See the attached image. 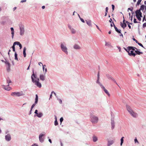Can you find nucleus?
<instances>
[{
    "instance_id": "nucleus-35",
    "label": "nucleus",
    "mask_w": 146,
    "mask_h": 146,
    "mask_svg": "<svg viewBox=\"0 0 146 146\" xmlns=\"http://www.w3.org/2000/svg\"><path fill=\"white\" fill-rule=\"evenodd\" d=\"M10 66H7V70L8 72H9L10 71Z\"/></svg>"
},
{
    "instance_id": "nucleus-42",
    "label": "nucleus",
    "mask_w": 146,
    "mask_h": 146,
    "mask_svg": "<svg viewBox=\"0 0 146 146\" xmlns=\"http://www.w3.org/2000/svg\"><path fill=\"white\" fill-rule=\"evenodd\" d=\"M54 93V94L56 96V94L53 91L51 93V95H50V98H52V94L53 93Z\"/></svg>"
},
{
    "instance_id": "nucleus-61",
    "label": "nucleus",
    "mask_w": 146,
    "mask_h": 146,
    "mask_svg": "<svg viewBox=\"0 0 146 146\" xmlns=\"http://www.w3.org/2000/svg\"><path fill=\"white\" fill-rule=\"evenodd\" d=\"M112 19L111 18L110 19V20H109V22L110 23H111L112 22Z\"/></svg>"
},
{
    "instance_id": "nucleus-25",
    "label": "nucleus",
    "mask_w": 146,
    "mask_h": 146,
    "mask_svg": "<svg viewBox=\"0 0 146 146\" xmlns=\"http://www.w3.org/2000/svg\"><path fill=\"white\" fill-rule=\"evenodd\" d=\"M98 140L97 138L96 137L94 136L93 137V141L94 142Z\"/></svg>"
},
{
    "instance_id": "nucleus-48",
    "label": "nucleus",
    "mask_w": 146,
    "mask_h": 146,
    "mask_svg": "<svg viewBox=\"0 0 146 146\" xmlns=\"http://www.w3.org/2000/svg\"><path fill=\"white\" fill-rule=\"evenodd\" d=\"M108 7H106V12L108 13Z\"/></svg>"
},
{
    "instance_id": "nucleus-22",
    "label": "nucleus",
    "mask_w": 146,
    "mask_h": 146,
    "mask_svg": "<svg viewBox=\"0 0 146 146\" xmlns=\"http://www.w3.org/2000/svg\"><path fill=\"white\" fill-rule=\"evenodd\" d=\"M114 143L113 140L110 141L108 142V145L110 146L111 145Z\"/></svg>"
},
{
    "instance_id": "nucleus-5",
    "label": "nucleus",
    "mask_w": 146,
    "mask_h": 146,
    "mask_svg": "<svg viewBox=\"0 0 146 146\" xmlns=\"http://www.w3.org/2000/svg\"><path fill=\"white\" fill-rule=\"evenodd\" d=\"M11 95L12 96H19L22 95V93L19 92H13L11 93Z\"/></svg>"
},
{
    "instance_id": "nucleus-19",
    "label": "nucleus",
    "mask_w": 146,
    "mask_h": 146,
    "mask_svg": "<svg viewBox=\"0 0 146 146\" xmlns=\"http://www.w3.org/2000/svg\"><path fill=\"white\" fill-rule=\"evenodd\" d=\"M74 48L76 49H80V47L77 44H75L74 46Z\"/></svg>"
},
{
    "instance_id": "nucleus-53",
    "label": "nucleus",
    "mask_w": 146,
    "mask_h": 146,
    "mask_svg": "<svg viewBox=\"0 0 146 146\" xmlns=\"http://www.w3.org/2000/svg\"><path fill=\"white\" fill-rule=\"evenodd\" d=\"M99 78H100V77H99V72H98V80H99Z\"/></svg>"
},
{
    "instance_id": "nucleus-57",
    "label": "nucleus",
    "mask_w": 146,
    "mask_h": 146,
    "mask_svg": "<svg viewBox=\"0 0 146 146\" xmlns=\"http://www.w3.org/2000/svg\"><path fill=\"white\" fill-rule=\"evenodd\" d=\"M145 15H144L143 17V22L144 21V20H145Z\"/></svg>"
},
{
    "instance_id": "nucleus-41",
    "label": "nucleus",
    "mask_w": 146,
    "mask_h": 146,
    "mask_svg": "<svg viewBox=\"0 0 146 146\" xmlns=\"http://www.w3.org/2000/svg\"><path fill=\"white\" fill-rule=\"evenodd\" d=\"M112 129H113L114 127V125L113 122H111Z\"/></svg>"
},
{
    "instance_id": "nucleus-3",
    "label": "nucleus",
    "mask_w": 146,
    "mask_h": 146,
    "mask_svg": "<svg viewBox=\"0 0 146 146\" xmlns=\"http://www.w3.org/2000/svg\"><path fill=\"white\" fill-rule=\"evenodd\" d=\"M98 120V117L94 115H92L91 116V121L93 123H97Z\"/></svg>"
},
{
    "instance_id": "nucleus-36",
    "label": "nucleus",
    "mask_w": 146,
    "mask_h": 146,
    "mask_svg": "<svg viewBox=\"0 0 146 146\" xmlns=\"http://www.w3.org/2000/svg\"><path fill=\"white\" fill-rule=\"evenodd\" d=\"M12 48H13V51L15 52H16L15 48V45L13 44V46H12Z\"/></svg>"
},
{
    "instance_id": "nucleus-39",
    "label": "nucleus",
    "mask_w": 146,
    "mask_h": 146,
    "mask_svg": "<svg viewBox=\"0 0 146 146\" xmlns=\"http://www.w3.org/2000/svg\"><path fill=\"white\" fill-rule=\"evenodd\" d=\"M142 0H138L137 3V5H139L140 4Z\"/></svg>"
},
{
    "instance_id": "nucleus-40",
    "label": "nucleus",
    "mask_w": 146,
    "mask_h": 146,
    "mask_svg": "<svg viewBox=\"0 0 146 146\" xmlns=\"http://www.w3.org/2000/svg\"><path fill=\"white\" fill-rule=\"evenodd\" d=\"M137 18L138 19L139 21H141V17H140V16H136Z\"/></svg>"
},
{
    "instance_id": "nucleus-14",
    "label": "nucleus",
    "mask_w": 146,
    "mask_h": 146,
    "mask_svg": "<svg viewBox=\"0 0 146 146\" xmlns=\"http://www.w3.org/2000/svg\"><path fill=\"white\" fill-rule=\"evenodd\" d=\"M120 25L121 27L124 29L127 26L126 24V23H122L121 22L120 23Z\"/></svg>"
},
{
    "instance_id": "nucleus-45",
    "label": "nucleus",
    "mask_w": 146,
    "mask_h": 146,
    "mask_svg": "<svg viewBox=\"0 0 146 146\" xmlns=\"http://www.w3.org/2000/svg\"><path fill=\"white\" fill-rule=\"evenodd\" d=\"M133 22L134 23H137V22L136 21V19L134 18V20H133Z\"/></svg>"
},
{
    "instance_id": "nucleus-9",
    "label": "nucleus",
    "mask_w": 146,
    "mask_h": 146,
    "mask_svg": "<svg viewBox=\"0 0 146 146\" xmlns=\"http://www.w3.org/2000/svg\"><path fill=\"white\" fill-rule=\"evenodd\" d=\"M43 134L41 133L40 134L39 136V138L40 141L41 142H42L44 141V139L42 138V137L44 135Z\"/></svg>"
},
{
    "instance_id": "nucleus-55",
    "label": "nucleus",
    "mask_w": 146,
    "mask_h": 146,
    "mask_svg": "<svg viewBox=\"0 0 146 146\" xmlns=\"http://www.w3.org/2000/svg\"><path fill=\"white\" fill-rule=\"evenodd\" d=\"M133 40L134 41H135V42H136V43H138V41H137L136 40L135 38H134L133 39Z\"/></svg>"
},
{
    "instance_id": "nucleus-30",
    "label": "nucleus",
    "mask_w": 146,
    "mask_h": 146,
    "mask_svg": "<svg viewBox=\"0 0 146 146\" xmlns=\"http://www.w3.org/2000/svg\"><path fill=\"white\" fill-rule=\"evenodd\" d=\"M124 138V137H122L121 139V143H120L121 145H122L123 143V138Z\"/></svg>"
},
{
    "instance_id": "nucleus-7",
    "label": "nucleus",
    "mask_w": 146,
    "mask_h": 146,
    "mask_svg": "<svg viewBox=\"0 0 146 146\" xmlns=\"http://www.w3.org/2000/svg\"><path fill=\"white\" fill-rule=\"evenodd\" d=\"M136 16H140L142 17V13L140 10H137L135 11Z\"/></svg>"
},
{
    "instance_id": "nucleus-58",
    "label": "nucleus",
    "mask_w": 146,
    "mask_h": 146,
    "mask_svg": "<svg viewBox=\"0 0 146 146\" xmlns=\"http://www.w3.org/2000/svg\"><path fill=\"white\" fill-rule=\"evenodd\" d=\"M96 25V27L100 31H101L100 30V29L99 27H98V25Z\"/></svg>"
},
{
    "instance_id": "nucleus-4",
    "label": "nucleus",
    "mask_w": 146,
    "mask_h": 146,
    "mask_svg": "<svg viewBox=\"0 0 146 146\" xmlns=\"http://www.w3.org/2000/svg\"><path fill=\"white\" fill-rule=\"evenodd\" d=\"M61 48L62 51L66 54H68L67 49L66 46H64L62 44H61Z\"/></svg>"
},
{
    "instance_id": "nucleus-26",
    "label": "nucleus",
    "mask_w": 146,
    "mask_h": 146,
    "mask_svg": "<svg viewBox=\"0 0 146 146\" xmlns=\"http://www.w3.org/2000/svg\"><path fill=\"white\" fill-rule=\"evenodd\" d=\"M4 88L5 90L8 91L10 90L11 89V88L10 87H9L8 86H5Z\"/></svg>"
},
{
    "instance_id": "nucleus-24",
    "label": "nucleus",
    "mask_w": 146,
    "mask_h": 146,
    "mask_svg": "<svg viewBox=\"0 0 146 146\" xmlns=\"http://www.w3.org/2000/svg\"><path fill=\"white\" fill-rule=\"evenodd\" d=\"M135 53H136L137 54H138V55H140L141 54H143V52H141L139 51H138V50H135Z\"/></svg>"
},
{
    "instance_id": "nucleus-32",
    "label": "nucleus",
    "mask_w": 146,
    "mask_h": 146,
    "mask_svg": "<svg viewBox=\"0 0 146 146\" xmlns=\"http://www.w3.org/2000/svg\"><path fill=\"white\" fill-rule=\"evenodd\" d=\"M4 63L5 64L7 65V66H11L9 62L7 61H5L4 62Z\"/></svg>"
},
{
    "instance_id": "nucleus-13",
    "label": "nucleus",
    "mask_w": 146,
    "mask_h": 146,
    "mask_svg": "<svg viewBox=\"0 0 146 146\" xmlns=\"http://www.w3.org/2000/svg\"><path fill=\"white\" fill-rule=\"evenodd\" d=\"M20 35H23L24 32V30L23 28L20 27Z\"/></svg>"
},
{
    "instance_id": "nucleus-20",
    "label": "nucleus",
    "mask_w": 146,
    "mask_h": 146,
    "mask_svg": "<svg viewBox=\"0 0 146 146\" xmlns=\"http://www.w3.org/2000/svg\"><path fill=\"white\" fill-rule=\"evenodd\" d=\"M86 21L88 25L89 26H91V20H86Z\"/></svg>"
},
{
    "instance_id": "nucleus-31",
    "label": "nucleus",
    "mask_w": 146,
    "mask_h": 146,
    "mask_svg": "<svg viewBox=\"0 0 146 146\" xmlns=\"http://www.w3.org/2000/svg\"><path fill=\"white\" fill-rule=\"evenodd\" d=\"M42 115V114L41 113H39L37 115V116L39 117H40Z\"/></svg>"
},
{
    "instance_id": "nucleus-64",
    "label": "nucleus",
    "mask_w": 146,
    "mask_h": 146,
    "mask_svg": "<svg viewBox=\"0 0 146 146\" xmlns=\"http://www.w3.org/2000/svg\"><path fill=\"white\" fill-rule=\"evenodd\" d=\"M126 23L128 24V25H129V24L130 25V23H129V22H128L127 21H126Z\"/></svg>"
},
{
    "instance_id": "nucleus-6",
    "label": "nucleus",
    "mask_w": 146,
    "mask_h": 146,
    "mask_svg": "<svg viewBox=\"0 0 146 146\" xmlns=\"http://www.w3.org/2000/svg\"><path fill=\"white\" fill-rule=\"evenodd\" d=\"M100 86L101 88L103 90L105 93L108 95L109 97L110 96V94L108 91L105 88V87L101 84H100Z\"/></svg>"
},
{
    "instance_id": "nucleus-12",
    "label": "nucleus",
    "mask_w": 146,
    "mask_h": 146,
    "mask_svg": "<svg viewBox=\"0 0 146 146\" xmlns=\"http://www.w3.org/2000/svg\"><path fill=\"white\" fill-rule=\"evenodd\" d=\"M127 48H128V50H135V49H136L137 50V49L136 48L132 46H128Z\"/></svg>"
},
{
    "instance_id": "nucleus-43",
    "label": "nucleus",
    "mask_w": 146,
    "mask_h": 146,
    "mask_svg": "<svg viewBox=\"0 0 146 146\" xmlns=\"http://www.w3.org/2000/svg\"><path fill=\"white\" fill-rule=\"evenodd\" d=\"M137 43L138 44V45H139L140 46L142 47L143 48H144L143 46L141 43H139V42H138V43Z\"/></svg>"
},
{
    "instance_id": "nucleus-47",
    "label": "nucleus",
    "mask_w": 146,
    "mask_h": 146,
    "mask_svg": "<svg viewBox=\"0 0 146 146\" xmlns=\"http://www.w3.org/2000/svg\"><path fill=\"white\" fill-rule=\"evenodd\" d=\"M133 8L131 9V8H129L128 9V10H129L131 11L132 12H133Z\"/></svg>"
},
{
    "instance_id": "nucleus-28",
    "label": "nucleus",
    "mask_w": 146,
    "mask_h": 146,
    "mask_svg": "<svg viewBox=\"0 0 146 146\" xmlns=\"http://www.w3.org/2000/svg\"><path fill=\"white\" fill-rule=\"evenodd\" d=\"M40 64H42V67H42L43 70L44 71V67H46V65H43L42 63L41 62H39L38 63V65H40Z\"/></svg>"
},
{
    "instance_id": "nucleus-50",
    "label": "nucleus",
    "mask_w": 146,
    "mask_h": 146,
    "mask_svg": "<svg viewBox=\"0 0 146 146\" xmlns=\"http://www.w3.org/2000/svg\"><path fill=\"white\" fill-rule=\"evenodd\" d=\"M80 20H81V21L83 23H84L85 22H84V20L82 18H80Z\"/></svg>"
},
{
    "instance_id": "nucleus-10",
    "label": "nucleus",
    "mask_w": 146,
    "mask_h": 146,
    "mask_svg": "<svg viewBox=\"0 0 146 146\" xmlns=\"http://www.w3.org/2000/svg\"><path fill=\"white\" fill-rule=\"evenodd\" d=\"M5 139L6 140L9 141L11 139V137L9 134H7L5 136Z\"/></svg>"
},
{
    "instance_id": "nucleus-2",
    "label": "nucleus",
    "mask_w": 146,
    "mask_h": 146,
    "mask_svg": "<svg viewBox=\"0 0 146 146\" xmlns=\"http://www.w3.org/2000/svg\"><path fill=\"white\" fill-rule=\"evenodd\" d=\"M127 110L131 116L134 117H136L137 116V113L135 112L128 105L126 106Z\"/></svg>"
},
{
    "instance_id": "nucleus-8",
    "label": "nucleus",
    "mask_w": 146,
    "mask_h": 146,
    "mask_svg": "<svg viewBox=\"0 0 146 146\" xmlns=\"http://www.w3.org/2000/svg\"><path fill=\"white\" fill-rule=\"evenodd\" d=\"M106 76L108 79L111 80L113 81L114 82L117 84L115 79L113 78L111 76L108 74H107Z\"/></svg>"
},
{
    "instance_id": "nucleus-23",
    "label": "nucleus",
    "mask_w": 146,
    "mask_h": 146,
    "mask_svg": "<svg viewBox=\"0 0 146 146\" xmlns=\"http://www.w3.org/2000/svg\"><path fill=\"white\" fill-rule=\"evenodd\" d=\"M145 7V6L143 5H142L141 6L139 10H140V11L142 10V11H143L144 10Z\"/></svg>"
},
{
    "instance_id": "nucleus-33",
    "label": "nucleus",
    "mask_w": 146,
    "mask_h": 146,
    "mask_svg": "<svg viewBox=\"0 0 146 146\" xmlns=\"http://www.w3.org/2000/svg\"><path fill=\"white\" fill-rule=\"evenodd\" d=\"M20 44V43L19 42L16 41V42H15L13 44H14L15 46L16 44L19 45Z\"/></svg>"
},
{
    "instance_id": "nucleus-62",
    "label": "nucleus",
    "mask_w": 146,
    "mask_h": 146,
    "mask_svg": "<svg viewBox=\"0 0 146 146\" xmlns=\"http://www.w3.org/2000/svg\"><path fill=\"white\" fill-rule=\"evenodd\" d=\"M118 49H119V52H121V48L120 47H119L118 48Z\"/></svg>"
},
{
    "instance_id": "nucleus-46",
    "label": "nucleus",
    "mask_w": 146,
    "mask_h": 146,
    "mask_svg": "<svg viewBox=\"0 0 146 146\" xmlns=\"http://www.w3.org/2000/svg\"><path fill=\"white\" fill-rule=\"evenodd\" d=\"M7 82L8 84H9L11 83V81L9 80H7Z\"/></svg>"
},
{
    "instance_id": "nucleus-29",
    "label": "nucleus",
    "mask_w": 146,
    "mask_h": 146,
    "mask_svg": "<svg viewBox=\"0 0 146 146\" xmlns=\"http://www.w3.org/2000/svg\"><path fill=\"white\" fill-rule=\"evenodd\" d=\"M15 59L17 60H18V58H17V54L16 52L15 53Z\"/></svg>"
},
{
    "instance_id": "nucleus-51",
    "label": "nucleus",
    "mask_w": 146,
    "mask_h": 146,
    "mask_svg": "<svg viewBox=\"0 0 146 146\" xmlns=\"http://www.w3.org/2000/svg\"><path fill=\"white\" fill-rule=\"evenodd\" d=\"M26 0H21V2L22 3H23V2H26Z\"/></svg>"
},
{
    "instance_id": "nucleus-18",
    "label": "nucleus",
    "mask_w": 146,
    "mask_h": 146,
    "mask_svg": "<svg viewBox=\"0 0 146 146\" xmlns=\"http://www.w3.org/2000/svg\"><path fill=\"white\" fill-rule=\"evenodd\" d=\"M26 48L25 47H24L23 49V54L24 56L25 57L26 56Z\"/></svg>"
},
{
    "instance_id": "nucleus-38",
    "label": "nucleus",
    "mask_w": 146,
    "mask_h": 146,
    "mask_svg": "<svg viewBox=\"0 0 146 146\" xmlns=\"http://www.w3.org/2000/svg\"><path fill=\"white\" fill-rule=\"evenodd\" d=\"M36 104H35H35H33V105H32L31 107V111L33 109V108L35 106V105Z\"/></svg>"
},
{
    "instance_id": "nucleus-44",
    "label": "nucleus",
    "mask_w": 146,
    "mask_h": 146,
    "mask_svg": "<svg viewBox=\"0 0 146 146\" xmlns=\"http://www.w3.org/2000/svg\"><path fill=\"white\" fill-rule=\"evenodd\" d=\"M63 120V117H62L60 119V122L61 124Z\"/></svg>"
},
{
    "instance_id": "nucleus-59",
    "label": "nucleus",
    "mask_w": 146,
    "mask_h": 146,
    "mask_svg": "<svg viewBox=\"0 0 146 146\" xmlns=\"http://www.w3.org/2000/svg\"><path fill=\"white\" fill-rule=\"evenodd\" d=\"M127 52H128H128H129V51H130V50H128V48H127V49H126L125 50Z\"/></svg>"
},
{
    "instance_id": "nucleus-16",
    "label": "nucleus",
    "mask_w": 146,
    "mask_h": 146,
    "mask_svg": "<svg viewBox=\"0 0 146 146\" xmlns=\"http://www.w3.org/2000/svg\"><path fill=\"white\" fill-rule=\"evenodd\" d=\"M45 76L43 75H40V78L41 80L43 81L45 80Z\"/></svg>"
},
{
    "instance_id": "nucleus-27",
    "label": "nucleus",
    "mask_w": 146,
    "mask_h": 146,
    "mask_svg": "<svg viewBox=\"0 0 146 146\" xmlns=\"http://www.w3.org/2000/svg\"><path fill=\"white\" fill-rule=\"evenodd\" d=\"M35 100V104H36L37 103L38 101V96L37 95V94L36 95V98Z\"/></svg>"
},
{
    "instance_id": "nucleus-15",
    "label": "nucleus",
    "mask_w": 146,
    "mask_h": 146,
    "mask_svg": "<svg viewBox=\"0 0 146 146\" xmlns=\"http://www.w3.org/2000/svg\"><path fill=\"white\" fill-rule=\"evenodd\" d=\"M112 23H113V26H114V28L115 29V31L117 32L118 33H121V30H118V29H117V27L115 26V25L114 24V23L112 22Z\"/></svg>"
},
{
    "instance_id": "nucleus-63",
    "label": "nucleus",
    "mask_w": 146,
    "mask_h": 146,
    "mask_svg": "<svg viewBox=\"0 0 146 146\" xmlns=\"http://www.w3.org/2000/svg\"><path fill=\"white\" fill-rule=\"evenodd\" d=\"M48 141H49V142L51 143H52V141H51V140L50 139H49V140H48Z\"/></svg>"
},
{
    "instance_id": "nucleus-11",
    "label": "nucleus",
    "mask_w": 146,
    "mask_h": 146,
    "mask_svg": "<svg viewBox=\"0 0 146 146\" xmlns=\"http://www.w3.org/2000/svg\"><path fill=\"white\" fill-rule=\"evenodd\" d=\"M128 54L130 56H133L134 57L136 55V54L133 53V51L132 50H131L130 51V52H129V51L128 52Z\"/></svg>"
},
{
    "instance_id": "nucleus-54",
    "label": "nucleus",
    "mask_w": 146,
    "mask_h": 146,
    "mask_svg": "<svg viewBox=\"0 0 146 146\" xmlns=\"http://www.w3.org/2000/svg\"><path fill=\"white\" fill-rule=\"evenodd\" d=\"M19 46L20 47V49H21L22 48V46L21 44H20L19 45Z\"/></svg>"
},
{
    "instance_id": "nucleus-21",
    "label": "nucleus",
    "mask_w": 146,
    "mask_h": 146,
    "mask_svg": "<svg viewBox=\"0 0 146 146\" xmlns=\"http://www.w3.org/2000/svg\"><path fill=\"white\" fill-rule=\"evenodd\" d=\"M11 34L12 35V38H13V36H14V30L13 28V27H11Z\"/></svg>"
},
{
    "instance_id": "nucleus-49",
    "label": "nucleus",
    "mask_w": 146,
    "mask_h": 146,
    "mask_svg": "<svg viewBox=\"0 0 146 146\" xmlns=\"http://www.w3.org/2000/svg\"><path fill=\"white\" fill-rule=\"evenodd\" d=\"M143 27H146V23H144L143 25Z\"/></svg>"
},
{
    "instance_id": "nucleus-37",
    "label": "nucleus",
    "mask_w": 146,
    "mask_h": 146,
    "mask_svg": "<svg viewBox=\"0 0 146 146\" xmlns=\"http://www.w3.org/2000/svg\"><path fill=\"white\" fill-rule=\"evenodd\" d=\"M58 122L57 121V120L56 119V120H55V121H54V125L55 126H56L58 125Z\"/></svg>"
},
{
    "instance_id": "nucleus-52",
    "label": "nucleus",
    "mask_w": 146,
    "mask_h": 146,
    "mask_svg": "<svg viewBox=\"0 0 146 146\" xmlns=\"http://www.w3.org/2000/svg\"><path fill=\"white\" fill-rule=\"evenodd\" d=\"M112 9H113V11L114 10L115 6L114 5H112Z\"/></svg>"
},
{
    "instance_id": "nucleus-34",
    "label": "nucleus",
    "mask_w": 146,
    "mask_h": 146,
    "mask_svg": "<svg viewBox=\"0 0 146 146\" xmlns=\"http://www.w3.org/2000/svg\"><path fill=\"white\" fill-rule=\"evenodd\" d=\"M105 45L106 46H110L111 45V44L110 43L108 42H106Z\"/></svg>"
},
{
    "instance_id": "nucleus-60",
    "label": "nucleus",
    "mask_w": 146,
    "mask_h": 146,
    "mask_svg": "<svg viewBox=\"0 0 146 146\" xmlns=\"http://www.w3.org/2000/svg\"><path fill=\"white\" fill-rule=\"evenodd\" d=\"M134 141L135 143H136V142H138V141L136 139H135Z\"/></svg>"
},
{
    "instance_id": "nucleus-1",
    "label": "nucleus",
    "mask_w": 146,
    "mask_h": 146,
    "mask_svg": "<svg viewBox=\"0 0 146 146\" xmlns=\"http://www.w3.org/2000/svg\"><path fill=\"white\" fill-rule=\"evenodd\" d=\"M32 82L34 83L38 87L40 88L41 87V84L39 82V79L36 78V75L35 74L34 71L33 72V74L31 77Z\"/></svg>"
},
{
    "instance_id": "nucleus-56",
    "label": "nucleus",
    "mask_w": 146,
    "mask_h": 146,
    "mask_svg": "<svg viewBox=\"0 0 146 146\" xmlns=\"http://www.w3.org/2000/svg\"><path fill=\"white\" fill-rule=\"evenodd\" d=\"M35 113L37 115L38 114V110H36Z\"/></svg>"
},
{
    "instance_id": "nucleus-17",
    "label": "nucleus",
    "mask_w": 146,
    "mask_h": 146,
    "mask_svg": "<svg viewBox=\"0 0 146 146\" xmlns=\"http://www.w3.org/2000/svg\"><path fill=\"white\" fill-rule=\"evenodd\" d=\"M69 27L71 30V32L72 33L74 34L76 33V31L74 29L72 28H71V27Z\"/></svg>"
}]
</instances>
